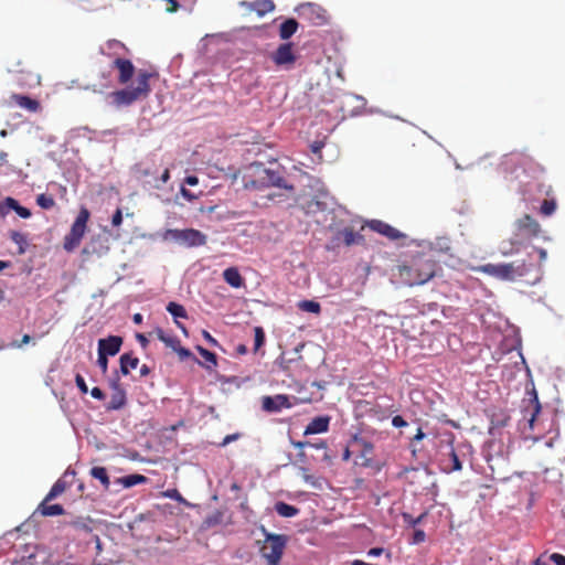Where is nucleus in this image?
Returning <instances> with one entry per match:
<instances>
[{
    "label": "nucleus",
    "mask_w": 565,
    "mask_h": 565,
    "mask_svg": "<svg viewBox=\"0 0 565 565\" xmlns=\"http://www.w3.org/2000/svg\"><path fill=\"white\" fill-rule=\"evenodd\" d=\"M89 220V211L83 207L77 214L70 233L64 237L63 247L66 252H73L79 246L86 232V225Z\"/></svg>",
    "instance_id": "5"
},
{
    "label": "nucleus",
    "mask_w": 565,
    "mask_h": 565,
    "mask_svg": "<svg viewBox=\"0 0 565 565\" xmlns=\"http://www.w3.org/2000/svg\"><path fill=\"white\" fill-rule=\"evenodd\" d=\"M550 559H551L555 565H565V556H564V555H562V554L553 553V554L550 556Z\"/></svg>",
    "instance_id": "49"
},
{
    "label": "nucleus",
    "mask_w": 565,
    "mask_h": 565,
    "mask_svg": "<svg viewBox=\"0 0 565 565\" xmlns=\"http://www.w3.org/2000/svg\"><path fill=\"white\" fill-rule=\"evenodd\" d=\"M292 404L289 402L288 396L284 394L264 396L262 399V407L268 413H277L282 408H290Z\"/></svg>",
    "instance_id": "11"
},
{
    "label": "nucleus",
    "mask_w": 565,
    "mask_h": 565,
    "mask_svg": "<svg viewBox=\"0 0 565 565\" xmlns=\"http://www.w3.org/2000/svg\"><path fill=\"white\" fill-rule=\"evenodd\" d=\"M132 321L137 324H140L142 322V315L141 313H135L132 317Z\"/></svg>",
    "instance_id": "64"
},
{
    "label": "nucleus",
    "mask_w": 565,
    "mask_h": 565,
    "mask_svg": "<svg viewBox=\"0 0 565 565\" xmlns=\"http://www.w3.org/2000/svg\"><path fill=\"white\" fill-rule=\"evenodd\" d=\"M324 143L322 141H315L311 145V151L313 153H320L321 149L323 148Z\"/></svg>",
    "instance_id": "56"
},
{
    "label": "nucleus",
    "mask_w": 565,
    "mask_h": 565,
    "mask_svg": "<svg viewBox=\"0 0 565 565\" xmlns=\"http://www.w3.org/2000/svg\"><path fill=\"white\" fill-rule=\"evenodd\" d=\"M146 481H147V478L145 476L138 475V473L125 476V477L119 479V482L125 488H130V487L137 486L139 483H143Z\"/></svg>",
    "instance_id": "32"
},
{
    "label": "nucleus",
    "mask_w": 565,
    "mask_h": 565,
    "mask_svg": "<svg viewBox=\"0 0 565 565\" xmlns=\"http://www.w3.org/2000/svg\"><path fill=\"white\" fill-rule=\"evenodd\" d=\"M111 67L118 70V82L127 84L135 74V66L130 60L117 57L114 60Z\"/></svg>",
    "instance_id": "13"
},
{
    "label": "nucleus",
    "mask_w": 565,
    "mask_h": 565,
    "mask_svg": "<svg viewBox=\"0 0 565 565\" xmlns=\"http://www.w3.org/2000/svg\"><path fill=\"white\" fill-rule=\"evenodd\" d=\"M90 540L95 542L96 548L100 550V540H99L98 535L90 533Z\"/></svg>",
    "instance_id": "62"
},
{
    "label": "nucleus",
    "mask_w": 565,
    "mask_h": 565,
    "mask_svg": "<svg viewBox=\"0 0 565 565\" xmlns=\"http://www.w3.org/2000/svg\"><path fill=\"white\" fill-rule=\"evenodd\" d=\"M383 548L382 547H373L369 551V555L370 556H380L382 553H383Z\"/></svg>",
    "instance_id": "58"
},
{
    "label": "nucleus",
    "mask_w": 565,
    "mask_h": 565,
    "mask_svg": "<svg viewBox=\"0 0 565 565\" xmlns=\"http://www.w3.org/2000/svg\"><path fill=\"white\" fill-rule=\"evenodd\" d=\"M8 205L22 218H29L31 216V211L18 203L17 200L12 198H8Z\"/></svg>",
    "instance_id": "34"
},
{
    "label": "nucleus",
    "mask_w": 565,
    "mask_h": 565,
    "mask_svg": "<svg viewBox=\"0 0 565 565\" xmlns=\"http://www.w3.org/2000/svg\"><path fill=\"white\" fill-rule=\"evenodd\" d=\"M241 6L249 11H255L259 17H263L275 9V4L271 0H255L253 2L243 1Z\"/></svg>",
    "instance_id": "17"
},
{
    "label": "nucleus",
    "mask_w": 565,
    "mask_h": 565,
    "mask_svg": "<svg viewBox=\"0 0 565 565\" xmlns=\"http://www.w3.org/2000/svg\"><path fill=\"white\" fill-rule=\"evenodd\" d=\"M148 335L161 341L166 348L171 349L173 352L177 351V340L172 332H168L161 327H156Z\"/></svg>",
    "instance_id": "19"
},
{
    "label": "nucleus",
    "mask_w": 565,
    "mask_h": 565,
    "mask_svg": "<svg viewBox=\"0 0 565 565\" xmlns=\"http://www.w3.org/2000/svg\"><path fill=\"white\" fill-rule=\"evenodd\" d=\"M338 238H342L345 246H352L360 244L364 241V237L356 233L352 227H344L338 232Z\"/></svg>",
    "instance_id": "21"
},
{
    "label": "nucleus",
    "mask_w": 565,
    "mask_h": 565,
    "mask_svg": "<svg viewBox=\"0 0 565 565\" xmlns=\"http://www.w3.org/2000/svg\"><path fill=\"white\" fill-rule=\"evenodd\" d=\"M224 513L222 511H214L212 514L207 515L203 522L205 527H212L218 525L223 522Z\"/></svg>",
    "instance_id": "35"
},
{
    "label": "nucleus",
    "mask_w": 565,
    "mask_h": 565,
    "mask_svg": "<svg viewBox=\"0 0 565 565\" xmlns=\"http://www.w3.org/2000/svg\"><path fill=\"white\" fill-rule=\"evenodd\" d=\"M10 103L19 106L20 108L26 109L30 113H38L41 109L40 102L26 95L12 94L10 96Z\"/></svg>",
    "instance_id": "16"
},
{
    "label": "nucleus",
    "mask_w": 565,
    "mask_h": 565,
    "mask_svg": "<svg viewBox=\"0 0 565 565\" xmlns=\"http://www.w3.org/2000/svg\"><path fill=\"white\" fill-rule=\"evenodd\" d=\"M122 338L118 335H109L98 341V352L105 355H116L120 351Z\"/></svg>",
    "instance_id": "15"
},
{
    "label": "nucleus",
    "mask_w": 565,
    "mask_h": 565,
    "mask_svg": "<svg viewBox=\"0 0 565 565\" xmlns=\"http://www.w3.org/2000/svg\"><path fill=\"white\" fill-rule=\"evenodd\" d=\"M10 238L13 243H15L19 246L18 254L19 255L24 254L26 250V245H28L26 235H24L23 233L17 232V231H12L10 233Z\"/></svg>",
    "instance_id": "30"
},
{
    "label": "nucleus",
    "mask_w": 565,
    "mask_h": 565,
    "mask_svg": "<svg viewBox=\"0 0 565 565\" xmlns=\"http://www.w3.org/2000/svg\"><path fill=\"white\" fill-rule=\"evenodd\" d=\"M266 174V182L269 185L277 186V188H284V189H292V186H288L286 184L285 179L276 171L273 170H265Z\"/></svg>",
    "instance_id": "27"
},
{
    "label": "nucleus",
    "mask_w": 565,
    "mask_h": 565,
    "mask_svg": "<svg viewBox=\"0 0 565 565\" xmlns=\"http://www.w3.org/2000/svg\"><path fill=\"white\" fill-rule=\"evenodd\" d=\"M556 210V202L554 200H544L541 205V213L545 216L552 215Z\"/></svg>",
    "instance_id": "40"
},
{
    "label": "nucleus",
    "mask_w": 565,
    "mask_h": 565,
    "mask_svg": "<svg viewBox=\"0 0 565 565\" xmlns=\"http://www.w3.org/2000/svg\"><path fill=\"white\" fill-rule=\"evenodd\" d=\"M224 280L233 288H241L244 286V278L236 267H228L223 271Z\"/></svg>",
    "instance_id": "22"
},
{
    "label": "nucleus",
    "mask_w": 565,
    "mask_h": 565,
    "mask_svg": "<svg viewBox=\"0 0 565 565\" xmlns=\"http://www.w3.org/2000/svg\"><path fill=\"white\" fill-rule=\"evenodd\" d=\"M299 308L303 311L311 312V313H320L321 306L319 302L313 300H302L299 302Z\"/></svg>",
    "instance_id": "37"
},
{
    "label": "nucleus",
    "mask_w": 565,
    "mask_h": 565,
    "mask_svg": "<svg viewBox=\"0 0 565 565\" xmlns=\"http://www.w3.org/2000/svg\"><path fill=\"white\" fill-rule=\"evenodd\" d=\"M477 270L500 280L519 281L530 286L535 285L542 279L541 266L526 260L486 264L478 267Z\"/></svg>",
    "instance_id": "1"
},
{
    "label": "nucleus",
    "mask_w": 565,
    "mask_h": 565,
    "mask_svg": "<svg viewBox=\"0 0 565 565\" xmlns=\"http://www.w3.org/2000/svg\"><path fill=\"white\" fill-rule=\"evenodd\" d=\"M392 424L394 427H397V428L404 427L407 425L406 420L399 415H396L393 417Z\"/></svg>",
    "instance_id": "52"
},
{
    "label": "nucleus",
    "mask_w": 565,
    "mask_h": 565,
    "mask_svg": "<svg viewBox=\"0 0 565 565\" xmlns=\"http://www.w3.org/2000/svg\"><path fill=\"white\" fill-rule=\"evenodd\" d=\"M170 178V173H169V170L166 169L162 174H161V178H160V181L161 183H166L168 181V179Z\"/></svg>",
    "instance_id": "61"
},
{
    "label": "nucleus",
    "mask_w": 565,
    "mask_h": 565,
    "mask_svg": "<svg viewBox=\"0 0 565 565\" xmlns=\"http://www.w3.org/2000/svg\"><path fill=\"white\" fill-rule=\"evenodd\" d=\"M90 476L93 478H95V479H98L102 482V484H103L105 490L109 489L110 480H109V477H108L106 468H104V467H93L90 469Z\"/></svg>",
    "instance_id": "28"
},
{
    "label": "nucleus",
    "mask_w": 565,
    "mask_h": 565,
    "mask_svg": "<svg viewBox=\"0 0 565 565\" xmlns=\"http://www.w3.org/2000/svg\"><path fill=\"white\" fill-rule=\"evenodd\" d=\"M198 350H199V353L201 354V356L205 361V364L202 363V365L204 367H206L207 370L214 369L217 364L216 355L213 352H211L202 347H198Z\"/></svg>",
    "instance_id": "31"
},
{
    "label": "nucleus",
    "mask_w": 565,
    "mask_h": 565,
    "mask_svg": "<svg viewBox=\"0 0 565 565\" xmlns=\"http://www.w3.org/2000/svg\"><path fill=\"white\" fill-rule=\"evenodd\" d=\"M367 225L372 231L387 237L391 241H397L405 237V235L398 230L380 220H372Z\"/></svg>",
    "instance_id": "12"
},
{
    "label": "nucleus",
    "mask_w": 565,
    "mask_h": 565,
    "mask_svg": "<svg viewBox=\"0 0 565 565\" xmlns=\"http://www.w3.org/2000/svg\"><path fill=\"white\" fill-rule=\"evenodd\" d=\"M90 395L96 399H104L105 394L99 387H93L90 391Z\"/></svg>",
    "instance_id": "53"
},
{
    "label": "nucleus",
    "mask_w": 565,
    "mask_h": 565,
    "mask_svg": "<svg viewBox=\"0 0 565 565\" xmlns=\"http://www.w3.org/2000/svg\"><path fill=\"white\" fill-rule=\"evenodd\" d=\"M435 246L438 247L439 250L445 253L450 250L449 242L445 238H438L437 242L435 243Z\"/></svg>",
    "instance_id": "47"
},
{
    "label": "nucleus",
    "mask_w": 565,
    "mask_h": 565,
    "mask_svg": "<svg viewBox=\"0 0 565 565\" xmlns=\"http://www.w3.org/2000/svg\"><path fill=\"white\" fill-rule=\"evenodd\" d=\"M198 182H199V180H198V178H196V177H194V175L186 177V178H185V181H184V183H185V184H189V185H196V184H198Z\"/></svg>",
    "instance_id": "59"
},
{
    "label": "nucleus",
    "mask_w": 565,
    "mask_h": 565,
    "mask_svg": "<svg viewBox=\"0 0 565 565\" xmlns=\"http://www.w3.org/2000/svg\"><path fill=\"white\" fill-rule=\"evenodd\" d=\"M425 437V434L423 433V430L420 428H418L416 435L414 436V440L416 441H419L422 440L423 438Z\"/></svg>",
    "instance_id": "63"
},
{
    "label": "nucleus",
    "mask_w": 565,
    "mask_h": 565,
    "mask_svg": "<svg viewBox=\"0 0 565 565\" xmlns=\"http://www.w3.org/2000/svg\"><path fill=\"white\" fill-rule=\"evenodd\" d=\"M36 203L44 210H50L55 205V200L52 195L42 193L36 196Z\"/></svg>",
    "instance_id": "36"
},
{
    "label": "nucleus",
    "mask_w": 565,
    "mask_h": 565,
    "mask_svg": "<svg viewBox=\"0 0 565 565\" xmlns=\"http://www.w3.org/2000/svg\"><path fill=\"white\" fill-rule=\"evenodd\" d=\"M436 273V263L424 254H416L408 264L398 266V277L405 285L413 287L430 280Z\"/></svg>",
    "instance_id": "2"
},
{
    "label": "nucleus",
    "mask_w": 565,
    "mask_h": 565,
    "mask_svg": "<svg viewBox=\"0 0 565 565\" xmlns=\"http://www.w3.org/2000/svg\"><path fill=\"white\" fill-rule=\"evenodd\" d=\"M330 417L318 416L315 417L305 428L303 435H315L326 433L329 429Z\"/></svg>",
    "instance_id": "18"
},
{
    "label": "nucleus",
    "mask_w": 565,
    "mask_h": 565,
    "mask_svg": "<svg viewBox=\"0 0 565 565\" xmlns=\"http://www.w3.org/2000/svg\"><path fill=\"white\" fill-rule=\"evenodd\" d=\"M426 515H427L426 512L422 513L417 518H414L412 514L406 513V512L402 513V518H403L404 522L412 527H415L417 524H419L426 518Z\"/></svg>",
    "instance_id": "38"
},
{
    "label": "nucleus",
    "mask_w": 565,
    "mask_h": 565,
    "mask_svg": "<svg viewBox=\"0 0 565 565\" xmlns=\"http://www.w3.org/2000/svg\"><path fill=\"white\" fill-rule=\"evenodd\" d=\"M107 47H108L109 50L115 49V47L126 49L125 44H124V43H121V42H120V41H118V40H109V41H107Z\"/></svg>",
    "instance_id": "54"
},
{
    "label": "nucleus",
    "mask_w": 565,
    "mask_h": 565,
    "mask_svg": "<svg viewBox=\"0 0 565 565\" xmlns=\"http://www.w3.org/2000/svg\"><path fill=\"white\" fill-rule=\"evenodd\" d=\"M139 364V359L130 353H125L120 356V372L124 375L129 374L130 370H135Z\"/></svg>",
    "instance_id": "26"
},
{
    "label": "nucleus",
    "mask_w": 565,
    "mask_h": 565,
    "mask_svg": "<svg viewBox=\"0 0 565 565\" xmlns=\"http://www.w3.org/2000/svg\"><path fill=\"white\" fill-rule=\"evenodd\" d=\"M206 243V236L193 228L179 230V244L186 247H198Z\"/></svg>",
    "instance_id": "10"
},
{
    "label": "nucleus",
    "mask_w": 565,
    "mask_h": 565,
    "mask_svg": "<svg viewBox=\"0 0 565 565\" xmlns=\"http://www.w3.org/2000/svg\"><path fill=\"white\" fill-rule=\"evenodd\" d=\"M167 310L170 312V315L173 318V321L177 323V312H178L177 302L170 301L167 306Z\"/></svg>",
    "instance_id": "50"
},
{
    "label": "nucleus",
    "mask_w": 565,
    "mask_h": 565,
    "mask_svg": "<svg viewBox=\"0 0 565 565\" xmlns=\"http://www.w3.org/2000/svg\"><path fill=\"white\" fill-rule=\"evenodd\" d=\"M102 78L105 81L102 84V88H108L111 86V71L110 70H108L107 72H103Z\"/></svg>",
    "instance_id": "48"
},
{
    "label": "nucleus",
    "mask_w": 565,
    "mask_h": 565,
    "mask_svg": "<svg viewBox=\"0 0 565 565\" xmlns=\"http://www.w3.org/2000/svg\"><path fill=\"white\" fill-rule=\"evenodd\" d=\"M529 395L530 396L526 399L527 405L524 406L523 413H524L525 418L529 415V425H530V428H533V424H534L536 417L539 416V414L541 413L542 407H541L539 396H537V393L535 390H533Z\"/></svg>",
    "instance_id": "14"
},
{
    "label": "nucleus",
    "mask_w": 565,
    "mask_h": 565,
    "mask_svg": "<svg viewBox=\"0 0 565 565\" xmlns=\"http://www.w3.org/2000/svg\"><path fill=\"white\" fill-rule=\"evenodd\" d=\"M275 511L280 516H284V518H292V516L297 515L298 512H299V510L296 507L290 505V504L285 503V502H277L275 504Z\"/></svg>",
    "instance_id": "29"
},
{
    "label": "nucleus",
    "mask_w": 565,
    "mask_h": 565,
    "mask_svg": "<svg viewBox=\"0 0 565 565\" xmlns=\"http://www.w3.org/2000/svg\"><path fill=\"white\" fill-rule=\"evenodd\" d=\"M180 193L182 194L183 198H185L188 201H193L195 199L199 198L200 194H202V191H199V192H192L188 189H185L184 186H181L180 189Z\"/></svg>",
    "instance_id": "42"
},
{
    "label": "nucleus",
    "mask_w": 565,
    "mask_h": 565,
    "mask_svg": "<svg viewBox=\"0 0 565 565\" xmlns=\"http://www.w3.org/2000/svg\"><path fill=\"white\" fill-rule=\"evenodd\" d=\"M97 363H98V366L100 367L102 372L106 373L107 366H108L107 355L103 354L102 352H98Z\"/></svg>",
    "instance_id": "46"
},
{
    "label": "nucleus",
    "mask_w": 565,
    "mask_h": 565,
    "mask_svg": "<svg viewBox=\"0 0 565 565\" xmlns=\"http://www.w3.org/2000/svg\"><path fill=\"white\" fill-rule=\"evenodd\" d=\"M149 77L148 73L139 72L136 79L137 85L113 92L109 95L111 103L117 107L128 106L141 97H146L150 92Z\"/></svg>",
    "instance_id": "3"
},
{
    "label": "nucleus",
    "mask_w": 565,
    "mask_h": 565,
    "mask_svg": "<svg viewBox=\"0 0 565 565\" xmlns=\"http://www.w3.org/2000/svg\"><path fill=\"white\" fill-rule=\"evenodd\" d=\"M260 530L265 535V540L259 550L260 554L267 561L268 565H278L288 539L284 534L269 533L264 526H262Z\"/></svg>",
    "instance_id": "4"
},
{
    "label": "nucleus",
    "mask_w": 565,
    "mask_h": 565,
    "mask_svg": "<svg viewBox=\"0 0 565 565\" xmlns=\"http://www.w3.org/2000/svg\"><path fill=\"white\" fill-rule=\"evenodd\" d=\"M300 14L316 25L328 22L327 11L316 3H305L299 8Z\"/></svg>",
    "instance_id": "9"
},
{
    "label": "nucleus",
    "mask_w": 565,
    "mask_h": 565,
    "mask_svg": "<svg viewBox=\"0 0 565 565\" xmlns=\"http://www.w3.org/2000/svg\"><path fill=\"white\" fill-rule=\"evenodd\" d=\"M514 226L515 233L511 241L512 245H521L526 241L537 237L541 233L539 222L529 214H524L522 217L516 220Z\"/></svg>",
    "instance_id": "6"
},
{
    "label": "nucleus",
    "mask_w": 565,
    "mask_h": 565,
    "mask_svg": "<svg viewBox=\"0 0 565 565\" xmlns=\"http://www.w3.org/2000/svg\"><path fill=\"white\" fill-rule=\"evenodd\" d=\"M75 383H76V385H77V387H78V390L81 391L82 394L88 393L87 384H86L84 377L81 374H76Z\"/></svg>",
    "instance_id": "43"
},
{
    "label": "nucleus",
    "mask_w": 565,
    "mask_h": 565,
    "mask_svg": "<svg viewBox=\"0 0 565 565\" xmlns=\"http://www.w3.org/2000/svg\"><path fill=\"white\" fill-rule=\"evenodd\" d=\"M238 434H232V435H227L225 436V438L223 439V443H222V446H226L227 444L236 440L238 438Z\"/></svg>",
    "instance_id": "57"
},
{
    "label": "nucleus",
    "mask_w": 565,
    "mask_h": 565,
    "mask_svg": "<svg viewBox=\"0 0 565 565\" xmlns=\"http://www.w3.org/2000/svg\"><path fill=\"white\" fill-rule=\"evenodd\" d=\"M122 223V212L121 209H117L111 217V225L114 227H119Z\"/></svg>",
    "instance_id": "45"
},
{
    "label": "nucleus",
    "mask_w": 565,
    "mask_h": 565,
    "mask_svg": "<svg viewBox=\"0 0 565 565\" xmlns=\"http://www.w3.org/2000/svg\"><path fill=\"white\" fill-rule=\"evenodd\" d=\"M50 501L45 499L39 504L36 511L43 516H55L65 513L64 508L61 504H49Z\"/></svg>",
    "instance_id": "23"
},
{
    "label": "nucleus",
    "mask_w": 565,
    "mask_h": 565,
    "mask_svg": "<svg viewBox=\"0 0 565 565\" xmlns=\"http://www.w3.org/2000/svg\"><path fill=\"white\" fill-rule=\"evenodd\" d=\"M8 72L15 76L14 81L21 87L40 84V76L24 66L22 61H15L8 66Z\"/></svg>",
    "instance_id": "7"
},
{
    "label": "nucleus",
    "mask_w": 565,
    "mask_h": 565,
    "mask_svg": "<svg viewBox=\"0 0 565 565\" xmlns=\"http://www.w3.org/2000/svg\"><path fill=\"white\" fill-rule=\"evenodd\" d=\"M443 465V470L447 473L460 471L462 469L461 461L454 448H451L449 452V458L447 460H444Z\"/></svg>",
    "instance_id": "25"
},
{
    "label": "nucleus",
    "mask_w": 565,
    "mask_h": 565,
    "mask_svg": "<svg viewBox=\"0 0 565 565\" xmlns=\"http://www.w3.org/2000/svg\"><path fill=\"white\" fill-rule=\"evenodd\" d=\"M536 250H537V253H539L540 262H541V263L545 262V260H546V258H547V253H546V250H545L544 248H537Z\"/></svg>",
    "instance_id": "60"
},
{
    "label": "nucleus",
    "mask_w": 565,
    "mask_h": 565,
    "mask_svg": "<svg viewBox=\"0 0 565 565\" xmlns=\"http://www.w3.org/2000/svg\"><path fill=\"white\" fill-rule=\"evenodd\" d=\"M185 359H191L196 364L202 365V363L191 353L190 350L179 347V360H185Z\"/></svg>",
    "instance_id": "41"
},
{
    "label": "nucleus",
    "mask_w": 565,
    "mask_h": 565,
    "mask_svg": "<svg viewBox=\"0 0 565 565\" xmlns=\"http://www.w3.org/2000/svg\"><path fill=\"white\" fill-rule=\"evenodd\" d=\"M31 341V337L29 334H24L20 342L14 341L10 344L11 348H21L24 344H28Z\"/></svg>",
    "instance_id": "51"
},
{
    "label": "nucleus",
    "mask_w": 565,
    "mask_h": 565,
    "mask_svg": "<svg viewBox=\"0 0 565 565\" xmlns=\"http://www.w3.org/2000/svg\"><path fill=\"white\" fill-rule=\"evenodd\" d=\"M426 539V534L423 530H415L413 533L412 543L413 544H419L423 543Z\"/></svg>",
    "instance_id": "44"
},
{
    "label": "nucleus",
    "mask_w": 565,
    "mask_h": 565,
    "mask_svg": "<svg viewBox=\"0 0 565 565\" xmlns=\"http://www.w3.org/2000/svg\"><path fill=\"white\" fill-rule=\"evenodd\" d=\"M136 338H137L138 342L141 344V347L143 349H146L149 343L147 335H145L143 333H137Z\"/></svg>",
    "instance_id": "55"
},
{
    "label": "nucleus",
    "mask_w": 565,
    "mask_h": 565,
    "mask_svg": "<svg viewBox=\"0 0 565 565\" xmlns=\"http://www.w3.org/2000/svg\"><path fill=\"white\" fill-rule=\"evenodd\" d=\"M114 392L110 396V401L107 404V409L117 411L126 404V393L118 384L113 385Z\"/></svg>",
    "instance_id": "20"
},
{
    "label": "nucleus",
    "mask_w": 565,
    "mask_h": 565,
    "mask_svg": "<svg viewBox=\"0 0 565 565\" xmlns=\"http://www.w3.org/2000/svg\"><path fill=\"white\" fill-rule=\"evenodd\" d=\"M255 333V343H254V351H258L265 343V332L262 327H255L254 328Z\"/></svg>",
    "instance_id": "39"
},
{
    "label": "nucleus",
    "mask_w": 565,
    "mask_h": 565,
    "mask_svg": "<svg viewBox=\"0 0 565 565\" xmlns=\"http://www.w3.org/2000/svg\"><path fill=\"white\" fill-rule=\"evenodd\" d=\"M298 22L294 19L285 20L279 26V36L281 40L290 39L298 30Z\"/></svg>",
    "instance_id": "24"
},
{
    "label": "nucleus",
    "mask_w": 565,
    "mask_h": 565,
    "mask_svg": "<svg viewBox=\"0 0 565 565\" xmlns=\"http://www.w3.org/2000/svg\"><path fill=\"white\" fill-rule=\"evenodd\" d=\"M294 44L282 43L280 44L275 52L271 53V61L275 63L276 66L285 67L286 70H289L295 64L297 56L294 53Z\"/></svg>",
    "instance_id": "8"
},
{
    "label": "nucleus",
    "mask_w": 565,
    "mask_h": 565,
    "mask_svg": "<svg viewBox=\"0 0 565 565\" xmlns=\"http://www.w3.org/2000/svg\"><path fill=\"white\" fill-rule=\"evenodd\" d=\"M66 490V482L58 479L51 488L49 493L45 495L46 501H52Z\"/></svg>",
    "instance_id": "33"
}]
</instances>
